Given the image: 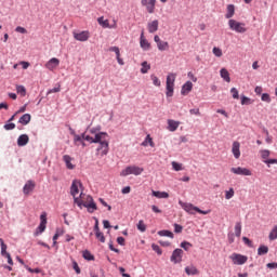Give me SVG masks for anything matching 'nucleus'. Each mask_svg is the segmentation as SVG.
Wrapping results in <instances>:
<instances>
[{"mask_svg": "<svg viewBox=\"0 0 277 277\" xmlns=\"http://www.w3.org/2000/svg\"><path fill=\"white\" fill-rule=\"evenodd\" d=\"M40 224L39 226L37 227V230H36V235H40L42 233H44V230H47V213H42L40 215Z\"/></svg>", "mask_w": 277, "mask_h": 277, "instance_id": "f8f14e48", "label": "nucleus"}, {"mask_svg": "<svg viewBox=\"0 0 277 277\" xmlns=\"http://www.w3.org/2000/svg\"><path fill=\"white\" fill-rule=\"evenodd\" d=\"M98 200H100L101 205H103V207H107L108 211H111V206L106 203L105 199L100 198Z\"/></svg>", "mask_w": 277, "mask_h": 277, "instance_id": "e2e57ef3", "label": "nucleus"}, {"mask_svg": "<svg viewBox=\"0 0 277 277\" xmlns=\"http://www.w3.org/2000/svg\"><path fill=\"white\" fill-rule=\"evenodd\" d=\"M147 29L149 34H155L159 29V21L155 19L147 24Z\"/></svg>", "mask_w": 277, "mask_h": 277, "instance_id": "6ab92c4d", "label": "nucleus"}, {"mask_svg": "<svg viewBox=\"0 0 277 277\" xmlns=\"http://www.w3.org/2000/svg\"><path fill=\"white\" fill-rule=\"evenodd\" d=\"M34 189H36V182L28 180L23 187V192H24L25 196H29V194H31V192H34Z\"/></svg>", "mask_w": 277, "mask_h": 277, "instance_id": "2eb2a0df", "label": "nucleus"}, {"mask_svg": "<svg viewBox=\"0 0 277 277\" xmlns=\"http://www.w3.org/2000/svg\"><path fill=\"white\" fill-rule=\"evenodd\" d=\"M241 143L239 141H235L232 144V154L236 159H239L241 157Z\"/></svg>", "mask_w": 277, "mask_h": 277, "instance_id": "ddd939ff", "label": "nucleus"}, {"mask_svg": "<svg viewBox=\"0 0 277 277\" xmlns=\"http://www.w3.org/2000/svg\"><path fill=\"white\" fill-rule=\"evenodd\" d=\"M154 42H156L159 51H168V49H170L168 41H162L158 35L154 37Z\"/></svg>", "mask_w": 277, "mask_h": 277, "instance_id": "9d476101", "label": "nucleus"}, {"mask_svg": "<svg viewBox=\"0 0 277 277\" xmlns=\"http://www.w3.org/2000/svg\"><path fill=\"white\" fill-rule=\"evenodd\" d=\"M172 168H173V170H175V172H181V170H183V164L179 163L176 161H173L172 162Z\"/></svg>", "mask_w": 277, "mask_h": 277, "instance_id": "79ce46f5", "label": "nucleus"}, {"mask_svg": "<svg viewBox=\"0 0 277 277\" xmlns=\"http://www.w3.org/2000/svg\"><path fill=\"white\" fill-rule=\"evenodd\" d=\"M150 69V64H148V62H143L142 63V68H141V72L142 75H146V72H148V70Z\"/></svg>", "mask_w": 277, "mask_h": 277, "instance_id": "e433bc0d", "label": "nucleus"}, {"mask_svg": "<svg viewBox=\"0 0 277 277\" xmlns=\"http://www.w3.org/2000/svg\"><path fill=\"white\" fill-rule=\"evenodd\" d=\"M82 206L85 207L89 213H94L98 209L96 206V202H94V199L92 196H88L85 201H82Z\"/></svg>", "mask_w": 277, "mask_h": 277, "instance_id": "0eeeda50", "label": "nucleus"}, {"mask_svg": "<svg viewBox=\"0 0 277 277\" xmlns=\"http://www.w3.org/2000/svg\"><path fill=\"white\" fill-rule=\"evenodd\" d=\"M119 272L120 274H122L123 277H131V275L124 273L126 272L124 267H119Z\"/></svg>", "mask_w": 277, "mask_h": 277, "instance_id": "774afa93", "label": "nucleus"}, {"mask_svg": "<svg viewBox=\"0 0 277 277\" xmlns=\"http://www.w3.org/2000/svg\"><path fill=\"white\" fill-rule=\"evenodd\" d=\"M140 47L143 51H150V42H148L146 37H144V31L141 32Z\"/></svg>", "mask_w": 277, "mask_h": 277, "instance_id": "f3484780", "label": "nucleus"}, {"mask_svg": "<svg viewBox=\"0 0 277 277\" xmlns=\"http://www.w3.org/2000/svg\"><path fill=\"white\" fill-rule=\"evenodd\" d=\"M95 237L98 239V241H101V243H105V235L102 232H97Z\"/></svg>", "mask_w": 277, "mask_h": 277, "instance_id": "de8ad7c7", "label": "nucleus"}, {"mask_svg": "<svg viewBox=\"0 0 277 277\" xmlns=\"http://www.w3.org/2000/svg\"><path fill=\"white\" fill-rule=\"evenodd\" d=\"M235 196V189L229 188L228 190L225 192V199L230 200Z\"/></svg>", "mask_w": 277, "mask_h": 277, "instance_id": "a19ab883", "label": "nucleus"}, {"mask_svg": "<svg viewBox=\"0 0 277 277\" xmlns=\"http://www.w3.org/2000/svg\"><path fill=\"white\" fill-rule=\"evenodd\" d=\"M179 205L186 211V213H189V215H196V213H200L201 215H209L211 213V210H200V208L194 206L193 203H187L180 201Z\"/></svg>", "mask_w": 277, "mask_h": 277, "instance_id": "f03ea898", "label": "nucleus"}, {"mask_svg": "<svg viewBox=\"0 0 277 277\" xmlns=\"http://www.w3.org/2000/svg\"><path fill=\"white\" fill-rule=\"evenodd\" d=\"M213 55H215V57H222L223 53H222V49L214 47L212 50Z\"/></svg>", "mask_w": 277, "mask_h": 277, "instance_id": "a18cd8bd", "label": "nucleus"}, {"mask_svg": "<svg viewBox=\"0 0 277 277\" xmlns=\"http://www.w3.org/2000/svg\"><path fill=\"white\" fill-rule=\"evenodd\" d=\"M241 105H252V103H254V101L246 95H241Z\"/></svg>", "mask_w": 277, "mask_h": 277, "instance_id": "f704fd0d", "label": "nucleus"}, {"mask_svg": "<svg viewBox=\"0 0 277 277\" xmlns=\"http://www.w3.org/2000/svg\"><path fill=\"white\" fill-rule=\"evenodd\" d=\"M90 134L83 133L82 135L75 134L74 142H89L90 144H100L98 150H103L104 155H107L109 150V142L107 132H97L96 129L89 130Z\"/></svg>", "mask_w": 277, "mask_h": 277, "instance_id": "f257e3e1", "label": "nucleus"}, {"mask_svg": "<svg viewBox=\"0 0 277 277\" xmlns=\"http://www.w3.org/2000/svg\"><path fill=\"white\" fill-rule=\"evenodd\" d=\"M0 246H1V256H5L6 254H10L8 252V245L3 241V238H0Z\"/></svg>", "mask_w": 277, "mask_h": 277, "instance_id": "7c9ffc66", "label": "nucleus"}, {"mask_svg": "<svg viewBox=\"0 0 277 277\" xmlns=\"http://www.w3.org/2000/svg\"><path fill=\"white\" fill-rule=\"evenodd\" d=\"M180 124H181V122L169 119L168 120V131H171V133H174V131H176V129H179Z\"/></svg>", "mask_w": 277, "mask_h": 277, "instance_id": "aec40b11", "label": "nucleus"}, {"mask_svg": "<svg viewBox=\"0 0 277 277\" xmlns=\"http://www.w3.org/2000/svg\"><path fill=\"white\" fill-rule=\"evenodd\" d=\"M155 3H157V0H149L147 4H145L146 10L149 14H153V12H155Z\"/></svg>", "mask_w": 277, "mask_h": 277, "instance_id": "c85d7f7f", "label": "nucleus"}, {"mask_svg": "<svg viewBox=\"0 0 277 277\" xmlns=\"http://www.w3.org/2000/svg\"><path fill=\"white\" fill-rule=\"evenodd\" d=\"M267 252H269V248L265 245L260 246L258 249L259 256H263L264 254H267Z\"/></svg>", "mask_w": 277, "mask_h": 277, "instance_id": "473e14b6", "label": "nucleus"}, {"mask_svg": "<svg viewBox=\"0 0 277 277\" xmlns=\"http://www.w3.org/2000/svg\"><path fill=\"white\" fill-rule=\"evenodd\" d=\"M183 261V251L182 249H175L171 255V263H181Z\"/></svg>", "mask_w": 277, "mask_h": 277, "instance_id": "4468645a", "label": "nucleus"}, {"mask_svg": "<svg viewBox=\"0 0 277 277\" xmlns=\"http://www.w3.org/2000/svg\"><path fill=\"white\" fill-rule=\"evenodd\" d=\"M230 94H232L233 98L239 100V91L237 90V88H232Z\"/></svg>", "mask_w": 277, "mask_h": 277, "instance_id": "09e8293b", "label": "nucleus"}, {"mask_svg": "<svg viewBox=\"0 0 277 277\" xmlns=\"http://www.w3.org/2000/svg\"><path fill=\"white\" fill-rule=\"evenodd\" d=\"M264 163H266V166L269 168V166L277 163V159H267V160H263Z\"/></svg>", "mask_w": 277, "mask_h": 277, "instance_id": "13d9d810", "label": "nucleus"}, {"mask_svg": "<svg viewBox=\"0 0 277 277\" xmlns=\"http://www.w3.org/2000/svg\"><path fill=\"white\" fill-rule=\"evenodd\" d=\"M189 114L192 116H200V109L199 108H193L189 110Z\"/></svg>", "mask_w": 277, "mask_h": 277, "instance_id": "052dcab7", "label": "nucleus"}, {"mask_svg": "<svg viewBox=\"0 0 277 277\" xmlns=\"http://www.w3.org/2000/svg\"><path fill=\"white\" fill-rule=\"evenodd\" d=\"M15 31H16L17 34H27V29H26L25 27H23V26H17V27L15 28Z\"/></svg>", "mask_w": 277, "mask_h": 277, "instance_id": "5fc2aeb1", "label": "nucleus"}, {"mask_svg": "<svg viewBox=\"0 0 277 277\" xmlns=\"http://www.w3.org/2000/svg\"><path fill=\"white\" fill-rule=\"evenodd\" d=\"M176 81V74L171 72L167 76L166 94L168 97L174 96V82Z\"/></svg>", "mask_w": 277, "mask_h": 277, "instance_id": "7ed1b4c3", "label": "nucleus"}, {"mask_svg": "<svg viewBox=\"0 0 277 277\" xmlns=\"http://www.w3.org/2000/svg\"><path fill=\"white\" fill-rule=\"evenodd\" d=\"M236 237H241V222H237L234 227Z\"/></svg>", "mask_w": 277, "mask_h": 277, "instance_id": "4c0bfd02", "label": "nucleus"}, {"mask_svg": "<svg viewBox=\"0 0 277 277\" xmlns=\"http://www.w3.org/2000/svg\"><path fill=\"white\" fill-rule=\"evenodd\" d=\"M97 23L100 24V25H102V27H104V28H108V29H116V27H117V24H116V22L114 23V25H109V19H105V18H103V17H100L98 19H97Z\"/></svg>", "mask_w": 277, "mask_h": 277, "instance_id": "a211bd4d", "label": "nucleus"}, {"mask_svg": "<svg viewBox=\"0 0 277 277\" xmlns=\"http://www.w3.org/2000/svg\"><path fill=\"white\" fill-rule=\"evenodd\" d=\"M151 248L154 250V252H157V254H162L161 248H159V246L157 245H151Z\"/></svg>", "mask_w": 277, "mask_h": 277, "instance_id": "680f3d73", "label": "nucleus"}, {"mask_svg": "<svg viewBox=\"0 0 277 277\" xmlns=\"http://www.w3.org/2000/svg\"><path fill=\"white\" fill-rule=\"evenodd\" d=\"M137 230H140L141 233H146V224H144V222L141 220L138 221L137 225H136Z\"/></svg>", "mask_w": 277, "mask_h": 277, "instance_id": "ea45409f", "label": "nucleus"}, {"mask_svg": "<svg viewBox=\"0 0 277 277\" xmlns=\"http://www.w3.org/2000/svg\"><path fill=\"white\" fill-rule=\"evenodd\" d=\"M29 144V135L22 134L17 138V146H27Z\"/></svg>", "mask_w": 277, "mask_h": 277, "instance_id": "412c9836", "label": "nucleus"}, {"mask_svg": "<svg viewBox=\"0 0 277 277\" xmlns=\"http://www.w3.org/2000/svg\"><path fill=\"white\" fill-rule=\"evenodd\" d=\"M79 187H81V181L74 180L70 187V194L77 200V196H79Z\"/></svg>", "mask_w": 277, "mask_h": 277, "instance_id": "9b49d317", "label": "nucleus"}, {"mask_svg": "<svg viewBox=\"0 0 277 277\" xmlns=\"http://www.w3.org/2000/svg\"><path fill=\"white\" fill-rule=\"evenodd\" d=\"M158 235H160V237H170V239H174V234L170 230H160L158 232Z\"/></svg>", "mask_w": 277, "mask_h": 277, "instance_id": "c9c22d12", "label": "nucleus"}, {"mask_svg": "<svg viewBox=\"0 0 277 277\" xmlns=\"http://www.w3.org/2000/svg\"><path fill=\"white\" fill-rule=\"evenodd\" d=\"M82 256L85 259V261H94V255H92L90 251H84Z\"/></svg>", "mask_w": 277, "mask_h": 277, "instance_id": "37998d69", "label": "nucleus"}, {"mask_svg": "<svg viewBox=\"0 0 277 277\" xmlns=\"http://www.w3.org/2000/svg\"><path fill=\"white\" fill-rule=\"evenodd\" d=\"M260 155L264 161H267V159H269V155H272V151H269V149H261Z\"/></svg>", "mask_w": 277, "mask_h": 277, "instance_id": "72a5a7b5", "label": "nucleus"}, {"mask_svg": "<svg viewBox=\"0 0 277 277\" xmlns=\"http://www.w3.org/2000/svg\"><path fill=\"white\" fill-rule=\"evenodd\" d=\"M148 144L151 148H155V142L153 141V137H150V134H147L141 146H148Z\"/></svg>", "mask_w": 277, "mask_h": 277, "instance_id": "a878e982", "label": "nucleus"}, {"mask_svg": "<svg viewBox=\"0 0 277 277\" xmlns=\"http://www.w3.org/2000/svg\"><path fill=\"white\" fill-rule=\"evenodd\" d=\"M72 265L76 274H81V268H79V264H77V262H74Z\"/></svg>", "mask_w": 277, "mask_h": 277, "instance_id": "338daca9", "label": "nucleus"}, {"mask_svg": "<svg viewBox=\"0 0 277 277\" xmlns=\"http://www.w3.org/2000/svg\"><path fill=\"white\" fill-rule=\"evenodd\" d=\"M111 53H116V56L120 57V48L119 47H110L109 50Z\"/></svg>", "mask_w": 277, "mask_h": 277, "instance_id": "3c124183", "label": "nucleus"}, {"mask_svg": "<svg viewBox=\"0 0 277 277\" xmlns=\"http://www.w3.org/2000/svg\"><path fill=\"white\" fill-rule=\"evenodd\" d=\"M74 38L75 40H78V42H88L90 40V31L82 30L80 32L74 31Z\"/></svg>", "mask_w": 277, "mask_h": 277, "instance_id": "6e6552de", "label": "nucleus"}, {"mask_svg": "<svg viewBox=\"0 0 277 277\" xmlns=\"http://www.w3.org/2000/svg\"><path fill=\"white\" fill-rule=\"evenodd\" d=\"M4 129L5 131H13V129H16V124L12 122L5 123Z\"/></svg>", "mask_w": 277, "mask_h": 277, "instance_id": "8fccbe9b", "label": "nucleus"}, {"mask_svg": "<svg viewBox=\"0 0 277 277\" xmlns=\"http://www.w3.org/2000/svg\"><path fill=\"white\" fill-rule=\"evenodd\" d=\"M265 133H266V138H265L266 144H272V142H274V138L269 135V131H265Z\"/></svg>", "mask_w": 277, "mask_h": 277, "instance_id": "4d7b16f0", "label": "nucleus"}, {"mask_svg": "<svg viewBox=\"0 0 277 277\" xmlns=\"http://www.w3.org/2000/svg\"><path fill=\"white\" fill-rule=\"evenodd\" d=\"M230 172H233V174H237L238 176H252V171H250L248 168H232Z\"/></svg>", "mask_w": 277, "mask_h": 277, "instance_id": "1a4fd4ad", "label": "nucleus"}, {"mask_svg": "<svg viewBox=\"0 0 277 277\" xmlns=\"http://www.w3.org/2000/svg\"><path fill=\"white\" fill-rule=\"evenodd\" d=\"M151 195L155 196V198H170L167 192L153 190Z\"/></svg>", "mask_w": 277, "mask_h": 277, "instance_id": "bb28decb", "label": "nucleus"}, {"mask_svg": "<svg viewBox=\"0 0 277 277\" xmlns=\"http://www.w3.org/2000/svg\"><path fill=\"white\" fill-rule=\"evenodd\" d=\"M229 259L233 261L234 265H246V263H248V256L239 253H233Z\"/></svg>", "mask_w": 277, "mask_h": 277, "instance_id": "423d86ee", "label": "nucleus"}, {"mask_svg": "<svg viewBox=\"0 0 277 277\" xmlns=\"http://www.w3.org/2000/svg\"><path fill=\"white\" fill-rule=\"evenodd\" d=\"M268 239H269V241H276V239H277V225H275L272 228V230H271V233L268 235Z\"/></svg>", "mask_w": 277, "mask_h": 277, "instance_id": "2f4dec72", "label": "nucleus"}, {"mask_svg": "<svg viewBox=\"0 0 277 277\" xmlns=\"http://www.w3.org/2000/svg\"><path fill=\"white\" fill-rule=\"evenodd\" d=\"M181 248H183V250H189V248H192V242H187V241H183L181 242Z\"/></svg>", "mask_w": 277, "mask_h": 277, "instance_id": "864d4df0", "label": "nucleus"}, {"mask_svg": "<svg viewBox=\"0 0 277 277\" xmlns=\"http://www.w3.org/2000/svg\"><path fill=\"white\" fill-rule=\"evenodd\" d=\"M228 26L229 29H232V31H236V34H246L248 31L245 23L237 22L235 19H229Z\"/></svg>", "mask_w": 277, "mask_h": 277, "instance_id": "39448f33", "label": "nucleus"}, {"mask_svg": "<svg viewBox=\"0 0 277 277\" xmlns=\"http://www.w3.org/2000/svg\"><path fill=\"white\" fill-rule=\"evenodd\" d=\"M235 237H236L235 234L229 233V234L227 235L228 243H235Z\"/></svg>", "mask_w": 277, "mask_h": 277, "instance_id": "6e6d98bb", "label": "nucleus"}, {"mask_svg": "<svg viewBox=\"0 0 277 277\" xmlns=\"http://www.w3.org/2000/svg\"><path fill=\"white\" fill-rule=\"evenodd\" d=\"M58 66L60 61L56 57H52L50 61L45 63V68L51 71L56 70Z\"/></svg>", "mask_w": 277, "mask_h": 277, "instance_id": "dca6fc26", "label": "nucleus"}, {"mask_svg": "<svg viewBox=\"0 0 277 277\" xmlns=\"http://www.w3.org/2000/svg\"><path fill=\"white\" fill-rule=\"evenodd\" d=\"M193 88H194V83H192V81H187L186 83L183 84L181 94H183V96L187 95V93L190 90H193Z\"/></svg>", "mask_w": 277, "mask_h": 277, "instance_id": "5701e85b", "label": "nucleus"}, {"mask_svg": "<svg viewBox=\"0 0 277 277\" xmlns=\"http://www.w3.org/2000/svg\"><path fill=\"white\" fill-rule=\"evenodd\" d=\"M61 90H62V87L58 84L57 87H55V88H53V89H50V90L48 91V94H55V93H57V92H61Z\"/></svg>", "mask_w": 277, "mask_h": 277, "instance_id": "603ef678", "label": "nucleus"}, {"mask_svg": "<svg viewBox=\"0 0 277 277\" xmlns=\"http://www.w3.org/2000/svg\"><path fill=\"white\" fill-rule=\"evenodd\" d=\"M63 161L66 164L67 170H75V164H72V158L69 155L63 156Z\"/></svg>", "mask_w": 277, "mask_h": 277, "instance_id": "b1692460", "label": "nucleus"}, {"mask_svg": "<svg viewBox=\"0 0 277 277\" xmlns=\"http://www.w3.org/2000/svg\"><path fill=\"white\" fill-rule=\"evenodd\" d=\"M185 273L187 274V276H198V274H200L198 268L194 265L186 266L185 267Z\"/></svg>", "mask_w": 277, "mask_h": 277, "instance_id": "4be33fe9", "label": "nucleus"}, {"mask_svg": "<svg viewBox=\"0 0 277 277\" xmlns=\"http://www.w3.org/2000/svg\"><path fill=\"white\" fill-rule=\"evenodd\" d=\"M142 172H144V168L137 166H129L120 172V176H129L131 174L134 176H140Z\"/></svg>", "mask_w": 277, "mask_h": 277, "instance_id": "20e7f679", "label": "nucleus"}, {"mask_svg": "<svg viewBox=\"0 0 277 277\" xmlns=\"http://www.w3.org/2000/svg\"><path fill=\"white\" fill-rule=\"evenodd\" d=\"M150 79L153 81V84L156 85V88H161V80L155 75L150 76Z\"/></svg>", "mask_w": 277, "mask_h": 277, "instance_id": "58836bf2", "label": "nucleus"}, {"mask_svg": "<svg viewBox=\"0 0 277 277\" xmlns=\"http://www.w3.org/2000/svg\"><path fill=\"white\" fill-rule=\"evenodd\" d=\"M235 16V5H227V13L225 14V18H233Z\"/></svg>", "mask_w": 277, "mask_h": 277, "instance_id": "c756f323", "label": "nucleus"}, {"mask_svg": "<svg viewBox=\"0 0 277 277\" xmlns=\"http://www.w3.org/2000/svg\"><path fill=\"white\" fill-rule=\"evenodd\" d=\"M242 241L246 243V246L252 248V240H250L248 237H242Z\"/></svg>", "mask_w": 277, "mask_h": 277, "instance_id": "bf43d9fd", "label": "nucleus"}, {"mask_svg": "<svg viewBox=\"0 0 277 277\" xmlns=\"http://www.w3.org/2000/svg\"><path fill=\"white\" fill-rule=\"evenodd\" d=\"M221 78L224 79L227 83H230V74L227 68H222L220 70Z\"/></svg>", "mask_w": 277, "mask_h": 277, "instance_id": "393cba45", "label": "nucleus"}, {"mask_svg": "<svg viewBox=\"0 0 277 277\" xmlns=\"http://www.w3.org/2000/svg\"><path fill=\"white\" fill-rule=\"evenodd\" d=\"M174 233H183V226L179 224H174Z\"/></svg>", "mask_w": 277, "mask_h": 277, "instance_id": "0e129e2a", "label": "nucleus"}, {"mask_svg": "<svg viewBox=\"0 0 277 277\" xmlns=\"http://www.w3.org/2000/svg\"><path fill=\"white\" fill-rule=\"evenodd\" d=\"M18 122H19V124L26 126L28 122H31V115H29V114L23 115V116L19 118Z\"/></svg>", "mask_w": 277, "mask_h": 277, "instance_id": "cd10ccee", "label": "nucleus"}, {"mask_svg": "<svg viewBox=\"0 0 277 277\" xmlns=\"http://www.w3.org/2000/svg\"><path fill=\"white\" fill-rule=\"evenodd\" d=\"M16 92L17 94H21V96H25V94H27V90L23 85H17Z\"/></svg>", "mask_w": 277, "mask_h": 277, "instance_id": "c03bdc74", "label": "nucleus"}, {"mask_svg": "<svg viewBox=\"0 0 277 277\" xmlns=\"http://www.w3.org/2000/svg\"><path fill=\"white\" fill-rule=\"evenodd\" d=\"M266 267L268 269H277V263L276 262L268 263V264H266Z\"/></svg>", "mask_w": 277, "mask_h": 277, "instance_id": "69168bd1", "label": "nucleus"}, {"mask_svg": "<svg viewBox=\"0 0 277 277\" xmlns=\"http://www.w3.org/2000/svg\"><path fill=\"white\" fill-rule=\"evenodd\" d=\"M261 101H263L264 103H272V97L268 93H263L261 96Z\"/></svg>", "mask_w": 277, "mask_h": 277, "instance_id": "49530a36", "label": "nucleus"}]
</instances>
